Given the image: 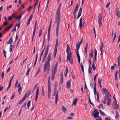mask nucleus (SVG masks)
<instances>
[{
	"instance_id": "cd10ccee",
	"label": "nucleus",
	"mask_w": 120,
	"mask_h": 120,
	"mask_svg": "<svg viewBox=\"0 0 120 120\" xmlns=\"http://www.w3.org/2000/svg\"><path fill=\"white\" fill-rule=\"evenodd\" d=\"M68 60H69L70 63L71 64H73V60L72 59V58H69V59H67V61Z\"/></svg>"
},
{
	"instance_id": "1a4fd4ad",
	"label": "nucleus",
	"mask_w": 120,
	"mask_h": 120,
	"mask_svg": "<svg viewBox=\"0 0 120 120\" xmlns=\"http://www.w3.org/2000/svg\"><path fill=\"white\" fill-rule=\"evenodd\" d=\"M82 11V8H80L78 12V15L77 17V18L78 19L81 15Z\"/></svg>"
},
{
	"instance_id": "f704fd0d",
	"label": "nucleus",
	"mask_w": 120,
	"mask_h": 120,
	"mask_svg": "<svg viewBox=\"0 0 120 120\" xmlns=\"http://www.w3.org/2000/svg\"><path fill=\"white\" fill-rule=\"evenodd\" d=\"M81 44L79 43V42L78 43H77L76 45V47L77 49H79L80 46Z\"/></svg>"
},
{
	"instance_id": "a878e982",
	"label": "nucleus",
	"mask_w": 120,
	"mask_h": 120,
	"mask_svg": "<svg viewBox=\"0 0 120 120\" xmlns=\"http://www.w3.org/2000/svg\"><path fill=\"white\" fill-rule=\"evenodd\" d=\"M55 76V74L54 73H52L51 78L52 80H54Z\"/></svg>"
},
{
	"instance_id": "e2e57ef3",
	"label": "nucleus",
	"mask_w": 120,
	"mask_h": 120,
	"mask_svg": "<svg viewBox=\"0 0 120 120\" xmlns=\"http://www.w3.org/2000/svg\"><path fill=\"white\" fill-rule=\"evenodd\" d=\"M40 67L38 69V71L37 72V73H36V75H35V77H36L37 75H38V73L40 71Z\"/></svg>"
},
{
	"instance_id": "680f3d73",
	"label": "nucleus",
	"mask_w": 120,
	"mask_h": 120,
	"mask_svg": "<svg viewBox=\"0 0 120 120\" xmlns=\"http://www.w3.org/2000/svg\"><path fill=\"white\" fill-rule=\"evenodd\" d=\"M22 17V15H21L20 16H16V18H17V19H19L20 20H21V17Z\"/></svg>"
},
{
	"instance_id": "6e6d98bb",
	"label": "nucleus",
	"mask_w": 120,
	"mask_h": 120,
	"mask_svg": "<svg viewBox=\"0 0 120 120\" xmlns=\"http://www.w3.org/2000/svg\"><path fill=\"white\" fill-rule=\"evenodd\" d=\"M96 118V120H102L100 117L99 116L97 117V118Z\"/></svg>"
},
{
	"instance_id": "bb28decb",
	"label": "nucleus",
	"mask_w": 120,
	"mask_h": 120,
	"mask_svg": "<svg viewBox=\"0 0 120 120\" xmlns=\"http://www.w3.org/2000/svg\"><path fill=\"white\" fill-rule=\"evenodd\" d=\"M43 27L42 28H41L39 32V37H40L41 35L42 32V31L43 30Z\"/></svg>"
},
{
	"instance_id": "052dcab7",
	"label": "nucleus",
	"mask_w": 120,
	"mask_h": 120,
	"mask_svg": "<svg viewBox=\"0 0 120 120\" xmlns=\"http://www.w3.org/2000/svg\"><path fill=\"white\" fill-rule=\"evenodd\" d=\"M103 90L104 91V92L105 93L107 92V91H108V90L106 89L105 88H103Z\"/></svg>"
},
{
	"instance_id": "9b49d317",
	"label": "nucleus",
	"mask_w": 120,
	"mask_h": 120,
	"mask_svg": "<svg viewBox=\"0 0 120 120\" xmlns=\"http://www.w3.org/2000/svg\"><path fill=\"white\" fill-rule=\"evenodd\" d=\"M49 43H48L47 45V46L46 48V50L45 51V53L48 54L49 51Z\"/></svg>"
},
{
	"instance_id": "a19ab883",
	"label": "nucleus",
	"mask_w": 120,
	"mask_h": 120,
	"mask_svg": "<svg viewBox=\"0 0 120 120\" xmlns=\"http://www.w3.org/2000/svg\"><path fill=\"white\" fill-rule=\"evenodd\" d=\"M37 21L36 20L35 22V25L34 27V31H36L37 26Z\"/></svg>"
},
{
	"instance_id": "5701e85b",
	"label": "nucleus",
	"mask_w": 120,
	"mask_h": 120,
	"mask_svg": "<svg viewBox=\"0 0 120 120\" xmlns=\"http://www.w3.org/2000/svg\"><path fill=\"white\" fill-rule=\"evenodd\" d=\"M77 100L78 98H76L75 99H74L73 101V104L75 105L76 104L77 102Z\"/></svg>"
},
{
	"instance_id": "79ce46f5",
	"label": "nucleus",
	"mask_w": 120,
	"mask_h": 120,
	"mask_svg": "<svg viewBox=\"0 0 120 120\" xmlns=\"http://www.w3.org/2000/svg\"><path fill=\"white\" fill-rule=\"evenodd\" d=\"M116 64H114V65L113 66H112L111 67V69L112 70H113L114 69V68L116 66Z\"/></svg>"
},
{
	"instance_id": "4468645a",
	"label": "nucleus",
	"mask_w": 120,
	"mask_h": 120,
	"mask_svg": "<svg viewBox=\"0 0 120 120\" xmlns=\"http://www.w3.org/2000/svg\"><path fill=\"white\" fill-rule=\"evenodd\" d=\"M108 93H106L105 94L106 96L105 97L107 98V99H109V98L111 96V95L109 93V92H108Z\"/></svg>"
},
{
	"instance_id": "338daca9",
	"label": "nucleus",
	"mask_w": 120,
	"mask_h": 120,
	"mask_svg": "<svg viewBox=\"0 0 120 120\" xmlns=\"http://www.w3.org/2000/svg\"><path fill=\"white\" fill-rule=\"evenodd\" d=\"M51 92L48 91V95L49 99L50 98V94Z\"/></svg>"
},
{
	"instance_id": "49530a36",
	"label": "nucleus",
	"mask_w": 120,
	"mask_h": 120,
	"mask_svg": "<svg viewBox=\"0 0 120 120\" xmlns=\"http://www.w3.org/2000/svg\"><path fill=\"white\" fill-rule=\"evenodd\" d=\"M17 24H16V25H15V28H13L12 30V31L13 32H15L16 31V27L17 26Z\"/></svg>"
},
{
	"instance_id": "72a5a7b5",
	"label": "nucleus",
	"mask_w": 120,
	"mask_h": 120,
	"mask_svg": "<svg viewBox=\"0 0 120 120\" xmlns=\"http://www.w3.org/2000/svg\"><path fill=\"white\" fill-rule=\"evenodd\" d=\"M38 85V84L37 83L34 86L33 90V92L34 91H35L36 90V89L37 86Z\"/></svg>"
},
{
	"instance_id": "5fc2aeb1",
	"label": "nucleus",
	"mask_w": 120,
	"mask_h": 120,
	"mask_svg": "<svg viewBox=\"0 0 120 120\" xmlns=\"http://www.w3.org/2000/svg\"><path fill=\"white\" fill-rule=\"evenodd\" d=\"M30 71V68H29L27 70L26 73V75H29V72Z\"/></svg>"
},
{
	"instance_id": "f03ea898",
	"label": "nucleus",
	"mask_w": 120,
	"mask_h": 120,
	"mask_svg": "<svg viewBox=\"0 0 120 120\" xmlns=\"http://www.w3.org/2000/svg\"><path fill=\"white\" fill-rule=\"evenodd\" d=\"M51 53H49L47 57L48 60L46 61L44 64V72L45 73L47 69H50V64L49 62L51 61Z\"/></svg>"
},
{
	"instance_id": "9d476101",
	"label": "nucleus",
	"mask_w": 120,
	"mask_h": 120,
	"mask_svg": "<svg viewBox=\"0 0 120 120\" xmlns=\"http://www.w3.org/2000/svg\"><path fill=\"white\" fill-rule=\"evenodd\" d=\"M71 87V81L68 80L67 82V86L66 88L67 89L70 88Z\"/></svg>"
},
{
	"instance_id": "aec40b11",
	"label": "nucleus",
	"mask_w": 120,
	"mask_h": 120,
	"mask_svg": "<svg viewBox=\"0 0 120 120\" xmlns=\"http://www.w3.org/2000/svg\"><path fill=\"white\" fill-rule=\"evenodd\" d=\"M62 110L63 111V112H64L65 113H66L67 110V109L65 108V107H64V106L63 105H62Z\"/></svg>"
},
{
	"instance_id": "864d4df0",
	"label": "nucleus",
	"mask_w": 120,
	"mask_h": 120,
	"mask_svg": "<svg viewBox=\"0 0 120 120\" xmlns=\"http://www.w3.org/2000/svg\"><path fill=\"white\" fill-rule=\"evenodd\" d=\"M104 47V46L103 45V42H102V44L101 45V47H100V50H102V48Z\"/></svg>"
},
{
	"instance_id": "0e129e2a",
	"label": "nucleus",
	"mask_w": 120,
	"mask_h": 120,
	"mask_svg": "<svg viewBox=\"0 0 120 120\" xmlns=\"http://www.w3.org/2000/svg\"><path fill=\"white\" fill-rule=\"evenodd\" d=\"M63 78H61V80L60 81V83L61 84H62L63 83Z\"/></svg>"
},
{
	"instance_id": "4c0bfd02",
	"label": "nucleus",
	"mask_w": 120,
	"mask_h": 120,
	"mask_svg": "<svg viewBox=\"0 0 120 120\" xmlns=\"http://www.w3.org/2000/svg\"><path fill=\"white\" fill-rule=\"evenodd\" d=\"M22 88L21 87H20L18 90V91L19 93V94H20L21 93V90Z\"/></svg>"
},
{
	"instance_id": "7ed1b4c3",
	"label": "nucleus",
	"mask_w": 120,
	"mask_h": 120,
	"mask_svg": "<svg viewBox=\"0 0 120 120\" xmlns=\"http://www.w3.org/2000/svg\"><path fill=\"white\" fill-rule=\"evenodd\" d=\"M55 103L56 104L58 98V91H57V90L54 89L53 96H55Z\"/></svg>"
},
{
	"instance_id": "393cba45",
	"label": "nucleus",
	"mask_w": 120,
	"mask_h": 120,
	"mask_svg": "<svg viewBox=\"0 0 120 120\" xmlns=\"http://www.w3.org/2000/svg\"><path fill=\"white\" fill-rule=\"evenodd\" d=\"M26 99L25 97H23L22 99L19 102V103H20V104H21Z\"/></svg>"
},
{
	"instance_id": "473e14b6",
	"label": "nucleus",
	"mask_w": 120,
	"mask_h": 120,
	"mask_svg": "<svg viewBox=\"0 0 120 120\" xmlns=\"http://www.w3.org/2000/svg\"><path fill=\"white\" fill-rule=\"evenodd\" d=\"M118 73V71H117L115 73V80L116 81H117V74Z\"/></svg>"
},
{
	"instance_id": "f3484780",
	"label": "nucleus",
	"mask_w": 120,
	"mask_h": 120,
	"mask_svg": "<svg viewBox=\"0 0 120 120\" xmlns=\"http://www.w3.org/2000/svg\"><path fill=\"white\" fill-rule=\"evenodd\" d=\"M101 79L100 78H98V83L99 85V86L101 88H102V86L101 85Z\"/></svg>"
},
{
	"instance_id": "423d86ee",
	"label": "nucleus",
	"mask_w": 120,
	"mask_h": 120,
	"mask_svg": "<svg viewBox=\"0 0 120 120\" xmlns=\"http://www.w3.org/2000/svg\"><path fill=\"white\" fill-rule=\"evenodd\" d=\"M39 92V86H38L37 88V90L36 93V97L35 98V100L36 101H37V100L38 94Z\"/></svg>"
},
{
	"instance_id": "4d7b16f0",
	"label": "nucleus",
	"mask_w": 120,
	"mask_h": 120,
	"mask_svg": "<svg viewBox=\"0 0 120 120\" xmlns=\"http://www.w3.org/2000/svg\"><path fill=\"white\" fill-rule=\"evenodd\" d=\"M89 103L91 105H94V104H93V102H91V101L90 97V98L89 99Z\"/></svg>"
},
{
	"instance_id": "f8f14e48",
	"label": "nucleus",
	"mask_w": 120,
	"mask_h": 120,
	"mask_svg": "<svg viewBox=\"0 0 120 120\" xmlns=\"http://www.w3.org/2000/svg\"><path fill=\"white\" fill-rule=\"evenodd\" d=\"M114 105L115 107L114 109H118L119 106L117 105V102H114Z\"/></svg>"
},
{
	"instance_id": "c9c22d12",
	"label": "nucleus",
	"mask_w": 120,
	"mask_h": 120,
	"mask_svg": "<svg viewBox=\"0 0 120 120\" xmlns=\"http://www.w3.org/2000/svg\"><path fill=\"white\" fill-rule=\"evenodd\" d=\"M50 84H48V92H50L51 91V88L50 87Z\"/></svg>"
},
{
	"instance_id": "dca6fc26",
	"label": "nucleus",
	"mask_w": 120,
	"mask_h": 120,
	"mask_svg": "<svg viewBox=\"0 0 120 120\" xmlns=\"http://www.w3.org/2000/svg\"><path fill=\"white\" fill-rule=\"evenodd\" d=\"M70 53H67L68 55L67 56V59H69V58H72L71 57V52H70Z\"/></svg>"
},
{
	"instance_id": "09e8293b",
	"label": "nucleus",
	"mask_w": 120,
	"mask_h": 120,
	"mask_svg": "<svg viewBox=\"0 0 120 120\" xmlns=\"http://www.w3.org/2000/svg\"><path fill=\"white\" fill-rule=\"evenodd\" d=\"M3 52L4 53V56L6 58V52L5 51L4 49H3Z\"/></svg>"
},
{
	"instance_id": "ea45409f",
	"label": "nucleus",
	"mask_w": 120,
	"mask_h": 120,
	"mask_svg": "<svg viewBox=\"0 0 120 120\" xmlns=\"http://www.w3.org/2000/svg\"><path fill=\"white\" fill-rule=\"evenodd\" d=\"M92 67L93 68V69L94 70H96V68L95 67V65L93 61V62Z\"/></svg>"
},
{
	"instance_id": "6e6552de",
	"label": "nucleus",
	"mask_w": 120,
	"mask_h": 120,
	"mask_svg": "<svg viewBox=\"0 0 120 120\" xmlns=\"http://www.w3.org/2000/svg\"><path fill=\"white\" fill-rule=\"evenodd\" d=\"M116 14L118 18L120 17V12L118 8V7L116 8Z\"/></svg>"
},
{
	"instance_id": "8fccbe9b",
	"label": "nucleus",
	"mask_w": 120,
	"mask_h": 120,
	"mask_svg": "<svg viewBox=\"0 0 120 120\" xmlns=\"http://www.w3.org/2000/svg\"><path fill=\"white\" fill-rule=\"evenodd\" d=\"M100 112V113H101V114L104 116H105L106 115L104 113V112H103L102 111L100 110H99Z\"/></svg>"
},
{
	"instance_id": "c03bdc74",
	"label": "nucleus",
	"mask_w": 120,
	"mask_h": 120,
	"mask_svg": "<svg viewBox=\"0 0 120 120\" xmlns=\"http://www.w3.org/2000/svg\"><path fill=\"white\" fill-rule=\"evenodd\" d=\"M119 117V115L118 114V112H117V111L116 112V116H115V118L116 119H117V118H118Z\"/></svg>"
},
{
	"instance_id": "c756f323",
	"label": "nucleus",
	"mask_w": 120,
	"mask_h": 120,
	"mask_svg": "<svg viewBox=\"0 0 120 120\" xmlns=\"http://www.w3.org/2000/svg\"><path fill=\"white\" fill-rule=\"evenodd\" d=\"M92 69V68L90 66V65H89V68H88V72L90 74H91V71Z\"/></svg>"
},
{
	"instance_id": "37998d69",
	"label": "nucleus",
	"mask_w": 120,
	"mask_h": 120,
	"mask_svg": "<svg viewBox=\"0 0 120 120\" xmlns=\"http://www.w3.org/2000/svg\"><path fill=\"white\" fill-rule=\"evenodd\" d=\"M108 99H107V98L106 97H104V99L103 101V103L105 104L106 103V100H107Z\"/></svg>"
},
{
	"instance_id": "603ef678",
	"label": "nucleus",
	"mask_w": 120,
	"mask_h": 120,
	"mask_svg": "<svg viewBox=\"0 0 120 120\" xmlns=\"http://www.w3.org/2000/svg\"><path fill=\"white\" fill-rule=\"evenodd\" d=\"M94 94L96 95L97 93L96 90V88H95V87L94 88Z\"/></svg>"
},
{
	"instance_id": "e433bc0d",
	"label": "nucleus",
	"mask_w": 120,
	"mask_h": 120,
	"mask_svg": "<svg viewBox=\"0 0 120 120\" xmlns=\"http://www.w3.org/2000/svg\"><path fill=\"white\" fill-rule=\"evenodd\" d=\"M98 108L100 109H104V107L103 105L102 104H101L98 107Z\"/></svg>"
},
{
	"instance_id": "de8ad7c7",
	"label": "nucleus",
	"mask_w": 120,
	"mask_h": 120,
	"mask_svg": "<svg viewBox=\"0 0 120 120\" xmlns=\"http://www.w3.org/2000/svg\"><path fill=\"white\" fill-rule=\"evenodd\" d=\"M97 100L98 102L99 101V93H97Z\"/></svg>"
},
{
	"instance_id": "0eeeda50",
	"label": "nucleus",
	"mask_w": 120,
	"mask_h": 120,
	"mask_svg": "<svg viewBox=\"0 0 120 120\" xmlns=\"http://www.w3.org/2000/svg\"><path fill=\"white\" fill-rule=\"evenodd\" d=\"M99 19L98 20V23L99 24H102L101 21L102 20V17H101V13H100L99 15L98 16Z\"/></svg>"
},
{
	"instance_id": "69168bd1",
	"label": "nucleus",
	"mask_w": 120,
	"mask_h": 120,
	"mask_svg": "<svg viewBox=\"0 0 120 120\" xmlns=\"http://www.w3.org/2000/svg\"><path fill=\"white\" fill-rule=\"evenodd\" d=\"M10 51L11 52L12 50L13 46L12 45H10Z\"/></svg>"
},
{
	"instance_id": "39448f33",
	"label": "nucleus",
	"mask_w": 120,
	"mask_h": 120,
	"mask_svg": "<svg viewBox=\"0 0 120 120\" xmlns=\"http://www.w3.org/2000/svg\"><path fill=\"white\" fill-rule=\"evenodd\" d=\"M79 7V5L77 4L75 7V8L73 12V15L74 16V18L75 19L76 16V13L78 10V8Z\"/></svg>"
},
{
	"instance_id": "58836bf2",
	"label": "nucleus",
	"mask_w": 120,
	"mask_h": 120,
	"mask_svg": "<svg viewBox=\"0 0 120 120\" xmlns=\"http://www.w3.org/2000/svg\"><path fill=\"white\" fill-rule=\"evenodd\" d=\"M57 71V68H54V70H52V73H54V74H55L56 73V72Z\"/></svg>"
},
{
	"instance_id": "2eb2a0df",
	"label": "nucleus",
	"mask_w": 120,
	"mask_h": 120,
	"mask_svg": "<svg viewBox=\"0 0 120 120\" xmlns=\"http://www.w3.org/2000/svg\"><path fill=\"white\" fill-rule=\"evenodd\" d=\"M47 54L45 53H44V55L43 56V59L42 60V62L44 63L45 61V59L46 58Z\"/></svg>"
},
{
	"instance_id": "3c124183",
	"label": "nucleus",
	"mask_w": 120,
	"mask_h": 120,
	"mask_svg": "<svg viewBox=\"0 0 120 120\" xmlns=\"http://www.w3.org/2000/svg\"><path fill=\"white\" fill-rule=\"evenodd\" d=\"M90 54H94V51L93 49H91L90 52Z\"/></svg>"
},
{
	"instance_id": "412c9836",
	"label": "nucleus",
	"mask_w": 120,
	"mask_h": 120,
	"mask_svg": "<svg viewBox=\"0 0 120 120\" xmlns=\"http://www.w3.org/2000/svg\"><path fill=\"white\" fill-rule=\"evenodd\" d=\"M31 92L30 91H29L28 92L26 93L25 94V95L24 97H25L26 98L27 96L29 95L30 94V93Z\"/></svg>"
},
{
	"instance_id": "7c9ffc66",
	"label": "nucleus",
	"mask_w": 120,
	"mask_h": 120,
	"mask_svg": "<svg viewBox=\"0 0 120 120\" xmlns=\"http://www.w3.org/2000/svg\"><path fill=\"white\" fill-rule=\"evenodd\" d=\"M66 72L65 73L64 75L65 77H66L67 76V74L68 71V69L67 66L66 67Z\"/></svg>"
},
{
	"instance_id": "bf43d9fd",
	"label": "nucleus",
	"mask_w": 120,
	"mask_h": 120,
	"mask_svg": "<svg viewBox=\"0 0 120 120\" xmlns=\"http://www.w3.org/2000/svg\"><path fill=\"white\" fill-rule=\"evenodd\" d=\"M30 102L31 101H28L27 103V106L28 107V109H29V107L30 106Z\"/></svg>"
},
{
	"instance_id": "a18cd8bd",
	"label": "nucleus",
	"mask_w": 120,
	"mask_h": 120,
	"mask_svg": "<svg viewBox=\"0 0 120 120\" xmlns=\"http://www.w3.org/2000/svg\"><path fill=\"white\" fill-rule=\"evenodd\" d=\"M8 24V23L7 22L5 21L3 23V25L4 26H5L7 25Z\"/></svg>"
},
{
	"instance_id": "6ab92c4d",
	"label": "nucleus",
	"mask_w": 120,
	"mask_h": 120,
	"mask_svg": "<svg viewBox=\"0 0 120 120\" xmlns=\"http://www.w3.org/2000/svg\"><path fill=\"white\" fill-rule=\"evenodd\" d=\"M58 86L56 82H55L54 85V89L57 90V88Z\"/></svg>"
},
{
	"instance_id": "4be33fe9",
	"label": "nucleus",
	"mask_w": 120,
	"mask_h": 120,
	"mask_svg": "<svg viewBox=\"0 0 120 120\" xmlns=\"http://www.w3.org/2000/svg\"><path fill=\"white\" fill-rule=\"evenodd\" d=\"M80 66L81 68L82 71L83 73H84V67L82 63H81L80 64Z\"/></svg>"
},
{
	"instance_id": "13d9d810",
	"label": "nucleus",
	"mask_w": 120,
	"mask_h": 120,
	"mask_svg": "<svg viewBox=\"0 0 120 120\" xmlns=\"http://www.w3.org/2000/svg\"><path fill=\"white\" fill-rule=\"evenodd\" d=\"M35 31H33V35L32 39V41H33L34 38V37L35 35Z\"/></svg>"
},
{
	"instance_id": "ddd939ff",
	"label": "nucleus",
	"mask_w": 120,
	"mask_h": 120,
	"mask_svg": "<svg viewBox=\"0 0 120 120\" xmlns=\"http://www.w3.org/2000/svg\"><path fill=\"white\" fill-rule=\"evenodd\" d=\"M82 18H81L80 19L79 21V27L80 28H81L82 26Z\"/></svg>"
},
{
	"instance_id": "a211bd4d",
	"label": "nucleus",
	"mask_w": 120,
	"mask_h": 120,
	"mask_svg": "<svg viewBox=\"0 0 120 120\" xmlns=\"http://www.w3.org/2000/svg\"><path fill=\"white\" fill-rule=\"evenodd\" d=\"M70 49L68 45H67L66 52L67 53H70Z\"/></svg>"
},
{
	"instance_id": "774afa93",
	"label": "nucleus",
	"mask_w": 120,
	"mask_h": 120,
	"mask_svg": "<svg viewBox=\"0 0 120 120\" xmlns=\"http://www.w3.org/2000/svg\"><path fill=\"white\" fill-rule=\"evenodd\" d=\"M13 19V17L12 16H9L8 18V20H11Z\"/></svg>"
},
{
	"instance_id": "b1692460",
	"label": "nucleus",
	"mask_w": 120,
	"mask_h": 120,
	"mask_svg": "<svg viewBox=\"0 0 120 120\" xmlns=\"http://www.w3.org/2000/svg\"><path fill=\"white\" fill-rule=\"evenodd\" d=\"M38 53L36 54V59L35 60V62L34 63V65L33 66V67H34L36 64V62L37 61V59H38Z\"/></svg>"
},
{
	"instance_id": "20e7f679",
	"label": "nucleus",
	"mask_w": 120,
	"mask_h": 120,
	"mask_svg": "<svg viewBox=\"0 0 120 120\" xmlns=\"http://www.w3.org/2000/svg\"><path fill=\"white\" fill-rule=\"evenodd\" d=\"M99 114V112L96 109H94L93 112H92V116L95 118H97Z\"/></svg>"
},
{
	"instance_id": "2f4dec72",
	"label": "nucleus",
	"mask_w": 120,
	"mask_h": 120,
	"mask_svg": "<svg viewBox=\"0 0 120 120\" xmlns=\"http://www.w3.org/2000/svg\"><path fill=\"white\" fill-rule=\"evenodd\" d=\"M12 42V38H10L9 40L7 42V43L8 44H10Z\"/></svg>"
},
{
	"instance_id": "f257e3e1",
	"label": "nucleus",
	"mask_w": 120,
	"mask_h": 120,
	"mask_svg": "<svg viewBox=\"0 0 120 120\" xmlns=\"http://www.w3.org/2000/svg\"><path fill=\"white\" fill-rule=\"evenodd\" d=\"M60 8H58L56 16V23H57L56 28V34L57 36L58 34L60 21Z\"/></svg>"
},
{
	"instance_id": "c85d7f7f",
	"label": "nucleus",
	"mask_w": 120,
	"mask_h": 120,
	"mask_svg": "<svg viewBox=\"0 0 120 120\" xmlns=\"http://www.w3.org/2000/svg\"><path fill=\"white\" fill-rule=\"evenodd\" d=\"M111 102V100L110 98H109L107 104L108 105H110Z\"/></svg>"
}]
</instances>
